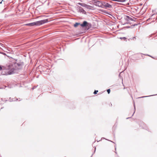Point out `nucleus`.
Instances as JSON below:
<instances>
[{
	"instance_id": "9",
	"label": "nucleus",
	"mask_w": 157,
	"mask_h": 157,
	"mask_svg": "<svg viewBox=\"0 0 157 157\" xmlns=\"http://www.w3.org/2000/svg\"><path fill=\"white\" fill-rule=\"evenodd\" d=\"M156 15L154 14H153L151 16L150 18L149 19H152L153 18L154 19L155 17H156Z\"/></svg>"
},
{
	"instance_id": "3",
	"label": "nucleus",
	"mask_w": 157,
	"mask_h": 157,
	"mask_svg": "<svg viewBox=\"0 0 157 157\" xmlns=\"http://www.w3.org/2000/svg\"><path fill=\"white\" fill-rule=\"evenodd\" d=\"M101 7L102 8L105 7V8H112V6L107 2H102V6H101Z\"/></svg>"
},
{
	"instance_id": "12",
	"label": "nucleus",
	"mask_w": 157,
	"mask_h": 157,
	"mask_svg": "<svg viewBox=\"0 0 157 157\" xmlns=\"http://www.w3.org/2000/svg\"><path fill=\"white\" fill-rule=\"evenodd\" d=\"M107 92H108V94L110 93V89H108L107 90Z\"/></svg>"
},
{
	"instance_id": "22",
	"label": "nucleus",
	"mask_w": 157,
	"mask_h": 157,
	"mask_svg": "<svg viewBox=\"0 0 157 157\" xmlns=\"http://www.w3.org/2000/svg\"><path fill=\"white\" fill-rule=\"evenodd\" d=\"M2 2H0V3L1 4V3H2Z\"/></svg>"
},
{
	"instance_id": "10",
	"label": "nucleus",
	"mask_w": 157,
	"mask_h": 157,
	"mask_svg": "<svg viewBox=\"0 0 157 157\" xmlns=\"http://www.w3.org/2000/svg\"><path fill=\"white\" fill-rule=\"evenodd\" d=\"M79 24V23H76L74 25V26L75 27H77L78 25Z\"/></svg>"
},
{
	"instance_id": "1",
	"label": "nucleus",
	"mask_w": 157,
	"mask_h": 157,
	"mask_svg": "<svg viewBox=\"0 0 157 157\" xmlns=\"http://www.w3.org/2000/svg\"><path fill=\"white\" fill-rule=\"evenodd\" d=\"M15 63H10L6 65L5 68L6 69L8 70V71L6 73V75H11L14 73L15 70L17 69V67Z\"/></svg>"
},
{
	"instance_id": "4",
	"label": "nucleus",
	"mask_w": 157,
	"mask_h": 157,
	"mask_svg": "<svg viewBox=\"0 0 157 157\" xmlns=\"http://www.w3.org/2000/svg\"><path fill=\"white\" fill-rule=\"evenodd\" d=\"M89 25V23H88L86 21H84L82 23L81 25V26L82 27H85L87 26L88 25Z\"/></svg>"
},
{
	"instance_id": "19",
	"label": "nucleus",
	"mask_w": 157,
	"mask_h": 157,
	"mask_svg": "<svg viewBox=\"0 0 157 157\" xmlns=\"http://www.w3.org/2000/svg\"><path fill=\"white\" fill-rule=\"evenodd\" d=\"M148 96H144V97H141V98L146 97H148Z\"/></svg>"
},
{
	"instance_id": "11",
	"label": "nucleus",
	"mask_w": 157,
	"mask_h": 157,
	"mask_svg": "<svg viewBox=\"0 0 157 157\" xmlns=\"http://www.w3.org/2000/svg\"><path fill=\"white\" fill-rule=\"evenodd\" d=\"M120 39L121 40H125L126 39V38L125 37H120Z\"/></svg>"
},
{
	"instance_id": "8",
	"label": "nucleus",
	"mask_w": 157,
	"mask_h": 157,
	"mask_svg": "<svg viewBox=\"0 0 157 157\" xmlns=\"http://www.w3.org/2000/svg\"><path fill=\"white\" fill-rule=\"evenodd\" d=\"M126 19H127V20L128 21H134L133 18L128 16H126Z\"/></svg>"
},
{
	"instance_id": "13",
	"label": "nucleus",
	"mask_w": 157,
	"mask_h": 157,
	"mask_svg": "<svg viewBox=\"0 0 157 157\" xmlns=\"http://www.w3.org/2000/svg\"><path fill=\"white\" fill-rule=\"evenodd\" d=\"M98 92V90H95L94 91V94H96Z\"/></svg>"
},
{
	"instance_id": "21",
	"label": "nucleus",
	"mask_w": 157,
	"mask_h": 157,
	"mask_svg": "<svg viewBox=\"0 0 157 157\" xmlns=\"http://www.w3.org/2000/svg\"><path fill=\"white\" fill-rule=\"evenodd\" d=\"M120 74L119 75V76H120Z\"/></svg>"
},
{
	"instance_id": "6",
	"label": "nucleus",
	"mask_w": 157,
	"mask_h": 157,
	"mask_svg": "<svg viewBox=\"0 0 157 157\" xmlns=\"http://www.w3.org/2000/svg\"><path fill=\"white\" fill-rule=\"evenodd\" d=\"M78 10L79 12L81 13H86L85 11L81 7H78Z\"/></svg>"
},
{
	"instance_id": "24",
	"label": "nucleus",
	"mask_w": 157,
	"mask_h": 157,
	"mask_svg": "<svg viewBox=\"0 0 157 157\" xmlns=\"http://www.w3.org/2000/svg\"><path fill=\"white\" fill-rule=\"evenodd\" d=\"M127 118V119H128V118Z\"/></svg>"
},
{
	"instance_id": "14",
	"label": "nucleus",
	"mask_w": 157,
	"mask_h": 157,
	"mask_svg": "<svg viewBox=\"0 0 157 157\" xmlns=\"http://www.w3.org/2000/svg\"><path fill=\"white\" fill-rule=\"evenodd\" d=\"M134 112L133 113V114L132 115V116L133 115L134 113H135V109H135V105H134Z\"/></svg>"
},
{
	"instance_id": "23",
	"label": "nucleus",
	"mask_w": 157,
	"mask_h": 157,
	"mask_svg": "<svg viewBox=\"0 0 157 157\" xmlns=\"http://www.w3.org/2000/svg\"><path fill=\"white\" fill-rule=\"evenodd\" d=\"M111 142H112L113 143V142H112V141H110Z\"/></svg>"
},
{
	"instance_id": "15",
	"label": "nucleus",
	"mask_w": 157,
	"mask_h": 157,
	"mask_svg": "<svg viewBox=\"0 0 157 157\" xmlns=\"http://www.w3.org/2000/svg\"><path fill=\"white\" fill-rule=\"evenodd\" d=\"M144 55H146V56H149L150 57H152V58H153V57H152L151 56L148 55V54H144Z\"/></svg>"
},
{
	"instance_id": "2",
	"label": "nucleus",
	"mask_w": 157,
	"mask_h": 157,
	"mask_svg": "<svg viewBox=\"0 0 157 157\" xmlns=\"http://www.w3.org/2000/svg\"><path fill=\"white\" fill-rule=\"evenodd\" d=\"M48 20L47 19L42 20L25 24L26 25L33 26L34 25L39 26L46 23Z\"/></svg>"
},
{
	"instance_id": "17",
	"label": "nucleus",
	"mask_w": 157,
	"mask_h": 157,
	"mask_svg": "<svg viewBox=\"0 0 157 157\" xmlns=\"http://www.w3.org/2000/svg\"><path fill=\"white\" fill-rule=\"evenodd\" d=\"M1 53L3 54V55H6V54L4 53V52H2V53Z\"/></svg>"
},
{
	"instance_id": "7",
	"label": "nucleus",
	"mask_w": 157,
	"mask_h": 157,
	"mask_svg": "<svg viewBox=\"0 0 157 157\" xmlns=\"http://www.w3.org/2000/svg\"><path fill=\"white\" fill-rule=\"evenodd\" d=\"M78 4L83 7H87V6H88V5H87L85 3H82L79 2V3H78Z\"/></svg>"
},
{
	"instance_id": "20",
	"label": "nucleus",
	"mask_w": 157,
	"mask_h": 157,
	"mask_svg": "<svg viewBox=\"0 0 157 157\" xmlns=\"http://www.w3.org/2000/svg\"><path fill=\"white\" fill-rule=\"evenodd\" d=\"M157 19V16L156 17V19Z\"/></svg>"
},
{
	"instance_id": "18",
	"label": "nucleus",
	"mask_w": 157,
	"mask_h": 157,
	"mask_svg": "<svg viewBox=\"0 0 157 157\" xmlns=\"http://www.w3.org/2000/svg\"><path fill=\"white\" fill-rule=\"evenodd\" d=\"M136 39V37H133L132 38V39Z\"/></svg>"
},
{
	"instance_id": "16",
	"label": "nucleus",
	"mask_w": 157,
	"mask_h": 157,
	"mask_svg": "<svg viewBox=\"0 0 157 157\" xmlns=\"http://www.w3.org/2000/svg\"><path fill=\"white\" fill-rule=\"evenodd\" d=\"M2 69V67L0 65V71Z\"/></svg>"
},
{
	"instance_id": "5",
	"label": "nucleus",
	"mask_w": 157,
	"mask_h": 157,
	"mask_svg": "<svg viewBox=\"0 0 157 157\" xmlns=\"http://www.w3.org/2000/svg\"><path fill=\"white\" fill-rule=\"evenodd\" d=\"M94 3H95V5L99 7H101V6H102V2H100L99 1H97L95 2Z\"/></svg>"
}]
</instances>
